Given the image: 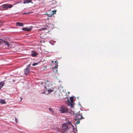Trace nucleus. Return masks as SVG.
<instances>
[{
	"label": "nucleus",
	"instance_id": "nucleus-30",
	"mask_svg": "<svg viewBox=\"0 0 133 133\" xmlns=\"http://www.w3.org/2000/svg\"><path fill=\"white\" fill-rule=\"evenodd\" d=\"M49 109L50 110V111L51 110V109L50 108H49Z\"/></svg>",
	"mask_w": 133,
	"mask_h": 133
},
{
	"label": "nucleus",
	"instance_id": "nucleus-18",
	"mask_svg": "<svg viewBox=\"0 0 133 133\" xmlns=\"http://www.w3.org/2000/svg\"><path fill=\"white\" fill-rule=\"evenodd\" d=\"M3 25V23L2 22L0 21V27H1Z\"/></svg>",
	"mask_w": 133,
	"mask_h": 133
},
{
	"label": "nucleus",
	"instance_id": "nucleus-6",
	"mask_svg": "<svg viewBox=\"0 0 133 133\" xmlns=\"http://www.w3.org/2000/svg\"><path fill=\"white\" fill-rule=\"evenodd\" d=\"M76 117L78 119H81L83 118L82 115H80L79 114L76 115Z\"/></svg>",
	"mask_w": 133,
	"mask_h": 133
},
{
	"label": "nucleus",
	"instance_id": "nucleus-20",
	"mask_svg": "<svg viewBox=\"0 0 133 133\" xmlns=\"http://www.w3.org/2000/svg\"><path fill=\"white\" fill-rule=\"evenodd\" d=\"M69 104H71V108H72L73 106V103H69Z\"/></svg>",
	"mask_w": 133,
	"mask_h": 133
},
{
	"label": "nucleus",
	"instance_id": "nucleus-29",
	"mask_svg": "<svg viewBox=\"0 0 133 133\" xmlns=\"http://www.w3.org/2000/svg\"><path fill=\"white\" fill-rule=\"evenodd\" d=\"M2 42V40L0 39V44Z\"/></svg>",
	"mask_w": 133,
	"mask_h": 133
},
{
	"label": "nucleus",
	"instance_id": "nucleus-9",
	"mask_svg": "<svg viewBox=\"0 0 133 133\" xmlns=\"http://www.w3.org/2000/svg\"><path fill=\"white\" fill-rule=\"evenodd\" d=\"M4 84L5 83L3 81H2L0 82V90L4 85Z\"/></svg>",
	"mask_w": 133,
	"mask_h": 133
},
{
	"label": "nucleus",
	"instance_id": "nucleus-21",
	"mask_svg": "<svg viewBox=\"0 0 133 133\" xmlns=\"http://www.w3.org/2000/svg\"><path fill=\"white\" fill-rule=\"evenodd\" d=\"M56 10H54L52 11L53 12V14H56Z\"/></svg>",
	"mask_w": 133,
	"mask_h": 133
},
{
	"label": "nucleus",
	"instance_id": "nucleus-12",
	"mask_svg": "<svg viewBox=\"0 0 133 133\" xmlns=\"http://www.w3.org/2000/svg\"><path fill=\"white\" fill-rule=\"evenodd\" d=\"M32 0H25L24 1L23 3L24 4H26L30 3L31 2Z\"/></svg>",
	"mask_w": 133,
	"mask_h": 133
},
{
	"label": "nucleus",
	"instance_id": "nucleus-25",
	"mask_svg": "<svg viewBox=\"0 0 133 133\" xmlns=\"http://www.w3.org/2000/svg\"><path fill=\"white\" fill-rule=\"evenodd\" d=\"M55 62L57 64H58V61L57 60L55 61Z\"/></svg>",
	"mask_w": 133,
	"mask_h": 133
},
{
	"label": "nucleus",
	"instance_id": "nucleus-1",
	"mask_svg": "<svg viewBox=\"0 0 133 133\" xmlns=\"http://www.w3.org/2000/svg\"><path fill=\"white\" fill-rule=\"evenodd\" d=\"M1 6L3 8L7 9L8 8H11L13 6V5L9 4H5L2 5Z\"/></svg>",
	"mask_w": 133,
	"mask_h": 133
},
{
	"label": "nucleus",
	"instance_id": "nucleus-31",
	"mask_svg": "<svg viewBox=\"0 0 133 133\" xmlns=\"http://www.w3.org/2000/svg\"><path fill=\"white\" fill-rule=\"evenodd\" d=\"M51 62L52 63H53L54 62V61H51Z\"/></svg>",
	"mask_w": 133,
	"mask_h": 133
},
{
	"label": "nucleus",
	"instance_id": "nucleus-27",
	"mask_svg": "<svg viewBox=\"0 0 133 133\" xmlns=\"http://www.w3.org/2000/svg\"><path fill=\"white\" fill-rule=\"evenodd\" d=\"M30 64L29 65H28V67L27 68H29L30 66Z\"/></svg>",
	"mask_w": 133,
	"mask_h": 133
},
{
	"label": "nucleus",
	"instance_id": "nucleus-7",
	"mask_svg": "<svg viewBox=\"0 0 133 133\" xmlns=\"http://www.w3.org/2000/svg\"><path fill=\"white\" fill-rule=\"evenodd\" d=\"M58 65H56L53 68V70L54 71H55L56 72H57V69Z\"/></svg>",
	"mask_w": 133,
	"mask_h": 133
},
{
	"label": "nucleus",
	"instance_id": "nucleus-15",
	"mask_svg": "<svg viewBox=\"0 0 133 133\" xmlns=\"http://www.w3.org/2000/svg\"><path fill=\"white\" fill-rule=\"evenodd\" d=\"M68 124H69L70 125H71L72 127L73 128V129H75V127H74V126L73 125H72V124L71 122H69V121H68Z\"/></svg>",
	"mask_w": 133,
	"mask_h": 133
},
{
	"label": "nucleus",
	"instance_id": "nucleus-28",
	"mask_svg": "<svg viewBox=\"0 0 133 133\" xmlns=\"http://www.w3.org/2000/svg\"><path fill=\"white\" fill-rule=\"evenodd\" d=\"M70 133H76L74 131H72V132H70Z\"/></svg>",
	"mask_w": 133,
	"mask_h": 133
},
{
	"label": "nucleus",
	"instance_id": "nucleus-4",
	"mask_svg": "<svg viewBox=\"0 0 133 133\" xmlns=\"http://www.w3.org/2000/svg\"><path fill=\"white\" fill-rule=\"evenodd\" d=\"M30 68H27L25 69L24 70V73L25 75L28 74L30 72Z\"/></svg>",
	"mask_w": 133,
	"mask_h": 133
},
{
	"label": "nucleus",
	"instance_id": "nucleus-24",
	"mask_svg": "<svg viewBox=\"0 0 133 133\" xmlns=\"http://www.w3.org/2000/svg\"><path fill=\"white\" fill-rule=\"evenodd\" d=\"M30 12H28V13L25 12L23 14H28L30 13Z\"/></svg>",
	"mask_w": 133,
	"mask_h": 133
},
{
	"label": "nucleus",
	"instance_id": "nucleus-11",
	"mask_svg": "<svg viewBox=\"0 0 133 133\" xmlns=\"http://www.w3.org/2000/svg\"><path fill=\"white\" fill-rule=\"evenodd\" d=\"M16 25L17 26H23L24 24L23 23H20V22H17L16 23Z\"/></svg>",
	"mask_w": 133,
	"mask_h": 133
},
{
	"label": "nucleus",
	"instance_id": "nucleus-14",
	"mask_svg": "<svg viewBox=\"0 0 133 133\" xmlns=\"http://www.w3.org/2000/svg\"><path fill=\"white\" fill-rule=\"evenodd\" d=\"M0 103L3 104H5L6 103V102L4 100L1 99L0 100Z\"/></svg>",
	"mask_w": 133,
	"mask_h": 133
},
{
	"label": "nucleus",
	"instance_id": "nucleus-16",
	"mask_svg": "<svg viewBox=\"0 0 133 133\" xmlns=\"http://www.w3.org/2000/svg\"><path fill=\"white\" fill-rule=\"evenodd\" d=\"M70 100L71 103H73L74 102V99L72 97H71L70 98ZM69 103H70L69 102Z\"/></svg>",
	"mask_w": 133,
	"mask_h": 133
},
{
	"label": "nucleus",
	"instance_id": "nucleus-8",
	"mask_svg": "<svg viewBox=\"0 0 133 133\" xmlns=\"http://www.w3.org/2000/svg\"><path fill=\"white\" fill-rule=\"evenodd\" d=\"M3 42L6 45H7L8 47H9V46L10 44L8 42L6 41H3Z\"/></svg>",
	"mask_w": 133,
	"mask_h": 133
},
{
	"label": "nucleus",
	"instance_id": "nucleus-34",
	"mask_svg": "<svg viewBox=\"0 0 133 133\" xmlns=\"http://www.w3.org/2000/svg\"><path fill=\"white\" fill-rule=\"evenodd\" d=\"M47 82H49V81H48V80H47Z\"/></svg>",
	"mask_w": 133,
	"mask_h": 133
},
{
	"label": "nucleus",
	"instance_id": "nucleus-19",
	"mask_svg": "<svg viewBox=\"0 0 133 133\" xmlns=\"http://www.w3.org/2000/svg\"><path fill=\"white\" fill-rule=\"evenodd\" d=\"M39 62H38V63H34L33 64H32V66H35V65H37L38 64V63Z\"/></svg>",
	"mask_w": 133,
	"mask_h": 133
},
{
	"label": "nucleus",
	"instance_id": "nucleus-33",
	"mask_svg": "<svg viewBox=\"0 0 133 133\" xmlns=\"http://www.w3.org/2000/svg\"><path fill=\"white\" fill-rule=\"evenodd\" d=\"M13 81L14 82L15 81V80L14 79H13Z\"/></svg>",
	"mask_w": 133,
	"mask_h": 133
},
{
	"label": "nucleus",
	"instance_id": "nucleus-2",
	"mask_svg": "<svg viewBox=\"0 0 133 133\" xmlns=\"http://www.w3.org/2000/svg\"><path fill=\"white\" fill-rule=\"evenodd\" d=\"M32 27V26H30L29 28L23 27L22 28V30L25 31H30L31 30Z\"/></svg>",
	"mask_w": 133,
	"mask_h": 133
},
{
	"label": "nucleus",
	"instance_id": "nucleus-32",
	"mask_svg": "<svg viewBox=\"0 0 133 133\" xmlns=\"http://www.w3.org/2000/svg\"><path fill=\"white\" fill-rule=\"evenodd\" d=\"M42 93H45V92H42Z\"/></svg>",
	"mask_w": 133,
	"mask_h": 133
},
{
	"label": "nucleus",
	"instance_id": "nucleus-5",
	"mask_svg": "<svg viewBox=\"0 0 133 133\" xmlns=\"http://www.w3.org/2000/svg\"><path fill=\"white\" fill-rule=\"evenodd\" d=\"M61 109V112L62 113L66 112L68 111V110L64 107L62 108Z\"/></svg>",
	"mask_w": 133,
	"mask_h": 133
},
{
	"label": "nucleus",
	"instance_id": "nucleus-22",
	"mask_svg": "<svg viewBox=\"0 0 133 133\" xmlns=\"http://www.w3.org/2000/svg\"><path fill=\"white\" fill-rule=\"evenodd\" d=\"M46 29H47L46 28H42L41 29V30H46Z\"/></svg>",
	"mask_w": 133,
	"mask_h": 133
},
{
	"label": "nucleus",
	"instance_id": "nucleus-10",
	"mask_svg": "<svg viewBox=\"0 0 133 133\" xmlns=\"http://www.w3.org/2000/svg\"><path fill=\"white\" fill-rule=\"evenodd\" d=\"M38 54L35 52L33 51L31 53V55L33 57H35Z\"/></svg>",
	"mask_w": 133,
	"mask_h": 133
},
{
	"label": "nucleus",
	"instance_id": "nucleus-26",
	"mask_svg": "<svg viewBox=\"0 0 133 133\" xmlns=\"http://www.w3.org/2000/svg\"><path fill=\"white\" fill-rule=\"evenodd\" d=\"M15 121H16V123H17V122H18V121H17V118H15Z\"/></svg>",
	"mask_w": 133,
	"mask_h": 133
},
{
	"label": "nucleus",
	"instance_id": "nucleus-23",
	"mask_svg": "<svg viewBox=\"0 0 133 133\" xmlns=\"http://www.w3.org/2000/svg\"><path fill=\"white\" fill-rule=\"evenodd\" d=\"M80 121L79 120H78L76 122V124H78L80 123Z\"/></svg>",
	"mask_w": 133,
	"mask_h": 133
},
{
	"label": "nucleus",
	"instance_id": "nucleus-3",
	"mask_svg": "<svg viewBox=\"0 0 133 133\" xmlns=\"http://www.w3.org/2000/svg\"><path fill=\"white\" fill-rule=\"evenodd\" d=\"M68 129H69V128L68 125H67L66 124H63L62 125V129L63 130V131H64V130H67Z\"/></svg>",
	"mask_w": 133,
	"mask_h": 133
},
{
	"label": "nucleus",
	"instance_id": "nucleus-35",
	"mask_svg": "<svg viewBox=\"0 0 133 133\" xmlns=\"http://www.w3.org/2000/svg\"><path fill=\"white\" fill-rule=\"evenodd\" d=\"M59 131H60V129H59Z\"/></svg>",
	"mask_w": 133,
	"mask_h": 133
},
{
	"label": "nucleus",
	"instance_id": "nucleus-17",
	"mask_svg": "<svg viewBox=\"0 0 133 133\" xmlns=\"http://www.w3.org/2000/svg\"><path fill=\"white\" fill-rule=\"evenodd\" d=\"M48 91L49 93H51V92L53 91V90H52L48 89Z\"/></svg>",
	"mask_w": 133,
	"mask_h": 133
},
{
	"label": "nucleus",
	"instance_id": "nucleus-13",
	"mask_svg": "<svg viewBox=\"0 0 133 133\" xmlns=\"http://www.w3.org/2000/svg\"><path fill=\"white\" fill-rule=\"evenodd\" d=\"M63 133H70L69 129H68L67 130H64L63 131Z\"/></svg>",
	"mask_w": 133,
	"mask_h": 133
}]
</instances>
